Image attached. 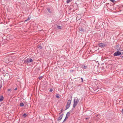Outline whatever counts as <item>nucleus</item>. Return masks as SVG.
<instances>
[{"mask_svg":"<svg viewBox=\"0 0 123 123\" xmlns=\"http://www.w3.org/2000/svg\"><path fill=\"white\" fill-rule=\"evenodd\" d=\"M79 99L78 98H77L76 99L75 98L74 99V104L73 105L74 108H75V106L77 105L79 102Z\"/></svg>","mask_w":123,"mask_h":123,"instance_id":"1","label":"nucleus"},{"mask_svg":"<svg viewBox=\"0 0 123 123\" xmlns=\"http://www.w3.org/2000/svg\"><path fill=\"white\" fill-rule=\"evenodd\" d=\"M32 61L33 60L31 58H27L24 60V62L28 64L29 63L32 62Z\"/></svg>","mask_w":123,"mask_h":123,"instance_id":"2","label":"nucleus"},{"mask_svg":"<svg viewBox=\"0 0 123 123\" xmlns=\"http://www.w3.org/2000/svg\"><path fill=\"white\" fill-rule=\"evenodd\" d=\"M119 51H117L115 52L114 54L113 55L114 56H116L121 55L122 53Z\"/></svg>","mask_w":123,"mask_h":123,"instance_id":"3","label":"nucleus"},{"mask_svg":"<svg viewBox=\"0 0 123 123\" xmlns=\"http://www.w3.org/2000/svg\"><path fill=\"white\" fill-rule=\"evenodd\" d=\"M70 114V113L69 112H68L66 115V116L65 117L64 119V120L62 122V123L64 122L66 120V119L68 118V116H69Z\"/></svg>","mask_w":123,"mask_h":123,"instance_id":"4","label":"nucleus"},{"mask_svg":"<svg viewBox=\"0 0 123 123\" xmlns=\"http://www.w3.org/2000/svg\"><path fill=\"white\" fill-rule=\"evenodd\" d=\"M98 46L101 48H103L105 47V44L103 43H100L98 44Z\"/></svg>","mask_w":123,"mask_h":123,"instance_id":"5","label":"nucleus"},{"mask_svg":"<svg viewBox=\"0 0 123 123\" xmlns=\"http://www.w3.org/2000/svg\"><path fill=\"white\" fill-rule=\"evenodd\" d=\"M119 46L120 45H116L117 50L120 51H123V50H121V49L119 47Z\"/></svg>","mask_w":123,"mask_h":123,"instance_id":"6","label":"nucleus"},{"mask_svg":"<svg viewBox=\"0 0 123 123\" xmlns=\"http://www.w3.org/2000/svg\"><path fill=\"white\" fill-rule=\"evenodd\" d=\"M63 114H62L59 117H58V118L57 119V121H59L60 120L62 119L63 116Z\"/></svg>","mask_w":123,"mask_h":123,"instance_id":"7","label":"nucleus"},{"mask_svg":"<svg viewBox=\"0 0 123 123\" xmlns=\"http://www.w3.org/2000/svg\"><path fill=\"white\" fill-rule=\"evenodd\" d=\"M4 99V97L3 95L0 96V102L2 101Z\"/></svg>","mask_w":123,"mask_h":123,"instance_id":"8","label":"nucleus"},{"mask_svg":"<svg viewBox=\"0 0 123 123\" xmlns=\"http://www.w3.org/2000/svg\"><path fill=\"white\" fill-rule=\"evenodd\" d=\"M47 10L50 13H51L52 12V11L51 9L50 10V8H47Z\"/></svg>","mask_w":123,"mask_h":123,"instance_id":"9","label":"nucleus"},{"mask_svg":"<svg viewBox=\"0 0 123 123\" xmlns=\"http://www.w3.org/2000/svg\"><path fill=\"white\" fill-rule=\"evenodd\" d=\"M79 30L81 31L84 32L85 31V30L83 28H82L81 27H79Z\"/></svg>","mask_w":123,"mask_h":123,"instance_id":"10","label":"nucleus"},{"mask_svg":"<svg viewBox=\"0 0 123 123\" xmlns=\"http://www.w3.org/2000/svg\"><path fill=\"white\" fill-rule=\"evenodd\" d=\"M71 100H69L68 102L67 103V105H70L71 104Z\"/></svg>","mask_w":123,"mask_h":123,"instance_id":"11","label":"nucleus"},{"mask_svg":"<svg viewBox=\"0 0 123 123\" xmlns=\"http://www.w3.org/2000/svg\"><path fill=\"white\" fill-rule=\"evenodd\" d=\"M82 68H83L84 69H86L87 68V66L85 65H82Z\"/></svg>","mask_w":123,"mask_h":123,"instance_id":"12","label":"nucleus"},{"mask_svg":"<svg viewBox=\"0 0 123 123\" xmlns=\"http://www.w3.org/2000/svg\"><path fill=\"white\" fill-rule=\"evenodd\" d=\"M70 106L69 105H66V109L65 110H67L70 107Z\"/></svg>","mask_w":123,"mask_h":123,"instance_id":"13","label":"nucleus"},{"mask_svg":"<svg viewBox=\"0 0 123 123\" xmlns=\"http://www.w3.org/2000/svg\"><path fill=\"white\" fill-rule=\"evenodd\" d=\"M73 0H67V3L68 4V3L70 2H71Z\"/></svg>","mask_w":123,"mask_h":123,"instance_id":"14","label":"nucleus"},{"mask_svg":"<svg viewBox=\"0 0 123 123\" xmlns=\"http://www.w3.org/2000/svg\"><path fill=\"white\" fill-rule=\"evenodd\" d=\"M24 104L23 103H20V106L22 107L24 106Z\"/></svg>","mask_w":123,"mask_h":123,"instance_id":"15","label":"nucleus"},{"mask_svg":"<svg viewBox=\"0 0 123 123\" xmlns=\"http://www.w3.org/2000/svg\"><path fill=\"white\" fill-rule=\"evenodd\" d=\"M113 3H115L116 2V1L114 0H110Z\"/></svg>","mask_w":123,"mask_h":123,"instance_id":"16","label":"nucleus"},{"mask_svg":"<svg viewBox=\"0 0 123 123\" xmlns=\"http://www.w3.org/2000/svg\"><path fill=\"white\" fill-rule=\"evenodd\" d=\"M57 28L58 29H60L62 28V27L61 26H59L58 25H57Z\"/></svg>","mask_w":123,"mask_h":123,"instance_id":"17","label":"nucleus"},{"mask_svg":"<svg viewBox=\"0 0 123 123\" xmlns=\"http://www.w3.org/2000/svg\"><path fill=\"white\" fill-rule=\"evenodd\" d=\"M27 115L25 113L23 115V116L24 117H26Z\"/></svg>","mask_w":123,"mask_h":123,"instance_id":"18","label":"nucleus"},{"mask_svg":"<svg viewBox=\"0 0 123 123\" xmlns=\"http://www.w3.org/2000/svg\"><path fill=\"white\" fill-rule=\"evenodd\" d=\"M56 97L57 98H59V95L58 94H56Z\"/></svg>","mask_w":123,"mask_h":123,"instance_id":"19","label":"nucleus"},{"mask_svg":"<svg viewBox=\"0 0 123 123\" xmlns=\"http://www.w3.org/2000/svg\"><path fill=\"white\" fill-rule=\"evenodd\" d=\"M75 108H74V106H73V108H72V109L70 111V112H72L73 111L74 109Z\"/></svg>","mask_w":123,"mask_h":123,"instance_id":"20","label":"nucleus"},{"mask_svg":"<svg viewBox=\"0 0 123 123\" xmlns=\"http://www.w3.org/2000/svg\"><path fill=\"white\" fill-rule=\"evenodd\" d=\"M38 48L40 49H41L42 48V47L41 45L38 46Z\"/></svg>","mask_w":123,"mask_h":123,"instance_id":"21","label":"nucleus"},{"mask_svg":"<svg viewBox=\"0 0 123 123\" xmlns=\"http://www.w3.org/2000/svg\"><path fill=\"white\" fill-rule=\"evenodd\" d=\"M122 53L121 55H123V52H121ZM120 57H121V58H122L123 57V56H120Z\"/></svg>","mask_w":123,"mask_h":123,"instance_id":"22","label":"nucleus"},{"mask_svg":"<svg viewBox=\"0 0 123 123\" xmlns=\"http://www.w3.org/2000/svg\"><path fill=\"white\" fill-rule=\"evenodd\" d=\"M42 76H40V77H39L38 78H39V79H42Z\"/></svg>","mask_w":123,"mask_h":123,"instance_id":"23","label":"nucleus"},{"mask_svg":"<svg viewBox=\"0 0 123 123\" xmlns=\"http://www.w3.org/2000/svg\"><path fill=\"white\" fill-rule=\"evenodd\" d=\"M74 71V70L71 69L70 70V72H73Z\"/></svg>","mask_w":123,"mask_h":123,"instance_id":"24","label":"nucleus"},{"mask_svg":"<svg viewBox=\"0 0 123 123\" xmlns=\"http://www.w3.org/2000/svg\"><path fill=\"white\" fill-rule=\"evenodd\" d=\"M11 91V89H8L7 90V91H10V92Z\"/></svg>","mask_w":123,"mask_h":123,"instance_id":"25","label":"nucleus"},{"mask_svg":"<svg viewBox=\"0 0 123 123\" xmlns=\"http://www.w3.org/2000/svg\"><path fill=\"white\" fill-rule=\"evenodd\" d=\"M49 91L50 92H52L53 91V89H50V90H49Z\"/></svg>","mask_w":123,"mask_h":123,"instance_id":"26","label":"nucleus"},{"mask_svg":"<svg viewBox=\"0 0 123 123\" xmlns=\"http://www.w3.org/2000/svg\"><path fill=\"white\" fill-rule=\"evenodd\" d=\"M81 82H83V79L81 78Z\"/></svg>","mask_w":123,"mask_h":123,"instance_id":"27","label":"nucleus"},{"mask_svg":"<svg viewBox=\"0 0 123 123\" xmlns=\"http://www.w3.org/2000/svg\"><path fill=\"white\" fill-rule=\"evenodd\" d=\"M31 18V17H29L28 18L27 20H29Z\"/></svg>","mask_w":123,"mask_h":123,"instance_id":"28","label":"nucleus"},{"mask_svg":"<svg viewBox=\"0 0 123 123\" xmlns=\"http://www.w3.org/2000/svg\"><path fill=\"white\" fill-rule=\"evenodd\" d=\"M121 112L122 113V114L123 115V109H122L121 111Z\"/></svg>","mask_w":123,"mask_h":123,"instance_id":"29","label":"nucleus"},{"mask_svg":"<svg viewBox=\"0 0 123 123\" xmlns=\"http://www.w3.org/2000/svg\"><path fill=\"white\" fill-rule=\"evenodd\" d=\"M2 85H0V89H1V88L2 87Z\"/></svg>","mask_w":123,"mask_h":123,"instance_id":"30","label":"nucleus"},{"mask_svg":"<svg viewBox=\"0 0 123 123\" xmlns=\"http://www.w3.org/2000/svg\"><path fill=\"white\" fill-rule=\"evenodd\" d=\"M17 88H16L14 90H17Z\"/></svg>","mask_w":123,"mask_h":123,"instance_id":"31","label":"nucleus"},{"mask_svg":"<svg viewBox=\"0 0 123 123\" xmlns=\"http://www.w3.org/2000/svg\"><path fill=\"white\" fill-rule=\"evenodd\" d=\"M62 113V112H60L59 113V114H61V113Z\"/></svg>","mask_w":123,"mask_h":123,"instance_id":"32","label":"nucleus"},{"mask_svg":"<svg viewBox=\"0 0 123 123\" xmlns=\"http://www.w3.org/2000/svg\"><path fill=\"white\" fill-rule=\"evenodd\" d=\"M62 111H63V110L62 109V110H61L60 111H61V112H62Z\"/></svg>","mask_w":123,"mask_h":123,"instance_id":"33","label":"nucleus"},{"mask_svg":"<svg viewBox=\"0 0 123 123\" xmlns=\"http://www.w3.org/2000/svg\"><path fill=\"white\" fill-rule=\"evenodd\" d=\"M88 119V118H86V120H87V119Z\"/></svg>","mask_w":123,"mask_h":123,"instance_id":"34","label":"nucleus"},{"mask_svg":"<svg viewBox=\"0 0 123 123\" xmlns=\"http://www.w3.org/2000/svg\"><path fill=\"white\" fill-rule=\"evenodd\" d=\"M28 20L27 19V20H25V21H27Z\"/></svg>","mask_w":123,"mask_h":123,"instance_id":"35","label":"nucleus"},{"mask_svg":"<svg viewBox=\"0 0 123 123\" xmlns=\"http://www.w3.org/2000/svg\"><path fill=\"white\" fill-rule=\"evenodd\" d=\"M98 89V88L97 89V90H95V91H96V90L97 89Z\"/></svg>","mask_w":123,"mask_h":123,"instance_id":"36","label":"nucleus"}]
</instances>
